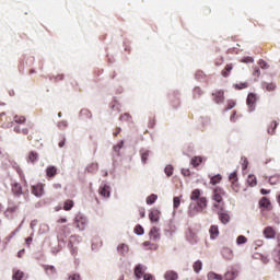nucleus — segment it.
<instances>
[{"label": "nucleus", "mask_w": 280, "mask_h": 280, "mask_svg": "<svg viewBox=\"0 0 280 280\" xmlns=\"http://www.w3.org/2000/svg\"><path fill=\"white\" fill-rule=\"evenodd\" d=\"M253 75L254 78H259V75H261V71L259 70V68L254 69Z\"/></svg>", "instance_id": "obj_50"}, {"label": "nucleus", "mask_w": 280, "mask_h": 280, "mask_svg": "<svg viewBox=\"0 0 280 280\" xmlns=\"http://www.w3.org/2000/svg\"><path fill=\"white\" fill-rule=\"evenodd\" d=\"M219 220L220 222H222V224H229V222H231V215H229V213H220L219 214Z\"/></svg>", "instance_id": "obj_21"}, {"label": "nucleus", "mask_w": 280, "mask_h": 280, "mask_svg": "<svg viewBox=\"0 0 280 280\" xmlns=\"http://www.w3.org/2000/svg\"><path fill=\"white\" fill-rule=\"evenodd\" d=\"M212 97L215 104H224V90H217L212 93Z\"/></svg>", "instance_id": "obj_5"}, {"label": "nucleus", "mask_w": 280, "mask_h": 280, "mask_svg": "<svg viewBox=\"0 0 280 280\" xmlns=\"http://www.w3.org/2000/svg\"><path fill=\"white\" fill-rule=\"evenodd\" d=\"M255 104H257V95L255 93H249L247 96V106L250 110H255Z\"/></svg>", "instance_id": "obj_7"}, {"label": "nucleus", "mask_w": 280, "mask_h": 280, "mask_svg": "<svg viewBox=\"0 0 280 280\" xmlns=\"http://www.w3.org/2000/svg\"><path fill=\"white\" fill-rule=\"evenodd\" d=\"M224 196H226V191H224V189L220 187L214 188L212 192V200L217 202L213 205L215 209H220L221 211L224 210Z\"/></svg>", "instance_id": "obj_2"}, {"label": "nucleus", "mask_w": 280, "mask_h": 280, "mask_svg": "<svg viewBox=\"0 0 280 280\" xmlns=\"http://www.w3.org/2000/svg\"><path fill=\"white\" fill-rule=\"evenodd\" d=\"M235 89H237L238 91H242V89H248V82L235 84Z\"/></svg>", "instance_id": "obj_44"}, {"label": "nucleus", "mask_w": 280, "mask_h": 280, "mask_svg": "<svg viewBox=\"0 0 280 280\" xmlns=\"http://www.w3.org/2000/svg\"><path fill=\"white\" fill-rule=\"evenodd\" d=\"M200 189H195L190 194V200L195 201L197 203V211L201 212L207 209V197H201Z\"/></svg>", "instance_id": "obj_1"}, {"label": "nucleus", "mask_w": 280, "mask_h": 280, "mask_svg": "<svg viewBox=\"0 0 280 280\" xmlns=\"http://www.w3.org/2000/svg\"><path fill=\"white\" fill-rule=\"evenodd\" d=\"M32 194L37 198H40L45 194V186L43 184H37L32 187Z\"/></svg>", "instance_id": "obj_6"}, {"label": "nucleus", "mask_w": 280, "mask_h": 280, "mask_svg": "<svg viewBox=\"0 0 280 280\" xmlns=\"http://www.w3.org/2000/svg\"><path fill=\"white\" fill-rule=\"evenodd\" d=\"M215 277H218V273H215V272H209L208 273V279L209 280H215Z\"/></svg>", "instance_id": "obj_52"}, {"label": "nucleus", "mask_w": 280, "mask_h": 280, "mask_svg": "<svg viewBox=\"0 0 280 280\" xmlns=\"http://www.w3.org/2000/svg\"><path fill=\"white\" fill-rule=\"evenodd\" d=\"M140 218H145V208L139 209Z\"/></svg>", "instance_id": "obj_57"}, {"label": "nucleus", "mask_w": 280, "mask_h": 280, "mask_svg": "<svg viewBox=\"0 0 280 280\" xmlns=\"http://www.w3.org/2000/svg\"><path fill=\"white\" fill-rule=\"evenodd\" d=\"M202 163V156H195L191 159L190 164L192 167H198Z\"/></svg>", "instance_id": "obj_31"}, {"label": "nucleus", "mask_w": 280, "mask_h": 280, "mask_svg": "<svg viewBox=\"0 0 280 280\" xmlns=\"http://www.w3.org/2000/svg\"><path fill=\"white\" fill-rule=\"evenodd\" d=\"M247 185H249V187H256L257 186V177L255 175H248Z\"/></svg>", "instance_id": "obj_28"}, {"label": "nucleus", "mask_w": 280, "mask_h": 280, "mask_svg": "<svg viewBox=\"0 0 280 280\" xmlns=\"http://www.w3.org/2000/svg\"><path fill=\"white\" fill-rule=\"evenodd\" d=\"M260 207H264V209H270V199L267 197H262L259 201Z\"/></svg>", "instance_id": "obj_27"}, {"label": "nucleus", "mask_w": 280, "mask_h": 280, "mask_svg": "<svg viewBox=\"0 0 280 280\" xmlns=\"http://www.w3.org/2000/svg\"><path fill=\"white\" fill-rule=\"evenodd\" d=\"M85 170L89 172V174H95V172L100 170V164L93 162L89 164Z\"/></svg>", "instance_id": "obj_17"}, {"label": "nucleus", "mask_w": 280, "mask_h": 280, "mask_svg": "<svg viewBox=\"0 0 280 280\" xmlns=\"http://www.w3.org/2000/svg\"><path fill=\"white\" fill-rule=\"evenodd\" d=\"M173 207L174 209H178V207H180V197H174Z\"/></svg>", "instance_id": "obj_45"}, {"label": "nucleus", "mask_w": 280, "mask_h": 280, "mask_svg": "<svg viewBox=\"0 0 280 280\" xmlns=\"http://www.w3.org/2000/svg\"><path fill=\"white\" fill-rule=\"evenodd\" d=\"M182 174L183 176H191V171H189L188 168H183Z\"/></svg>", "instance_id": "obj_51"}, {"label": "nucleus", "mask_w": 280, "mask_h": 280, "mask_svg": "<svg viewBox=\"0 0 280 280\" xmlns=\"http://www.w3.org/2000/svg\"><path fill=\"white\" fill-rule=\"evenodd\" d=\"M58 174V168L56 166H48L46 168V176L48 178H54Z\"/></svg>", "instance_id": "obj_15"}, {"label": "nucleus", "mask_w": 280, "mask_h": 280, "mask_svg": "<svg viewBox=\"0 0 280 280\" xmlns=\"http://www.w3.org/2000/svg\"><path fill=\"white\" fill-rule=\"evenodd\" d=\"M230 120L233 122L237 121V113L236 112H233V114L230 117Z\"/></svg>", "instance_id": "obj_53"}, {"label": "nucleus", "mask_w": 280, "mask_h": 280, "mask_svg": "<svg viewBox=\"0 0 280 280\" xmlns=\"http://www.w3.org/2000/svg\"><path fill=\"white\" fill-rule=\"evenodd\" d=\"M233 71V63L226 65L225 68L221 71L223 78H229Z\"/></svg>", "instance_id": "obj_18"}, {"label": "nucleus", "mask_w": 280, "mask_h": 280, "mask_svg": "<svg viewBox=\"0 0 280 280\" xmlns=\"http://www.w3.org/2000/svg\"><path fill=\"white\" fill-rule=\"evenodd\" d=\"M277 182H278L277 177H270L269 178L270 185H277Z\"/></svg>", "instance_id": "obj_59"}, {"label": "nucleus", "mask_w": 280, "mask_h": 280, "mask_svg": "<svg viewBox=\"0 0 280 280\" xmlns=\"http://www.w3.org/2000/svg\"><path fill=\"white\" fill-rule=\"evenodd\" d=\"M14 235H16V231L11 232V235L5 237V242H11Z\"/></svg>", "instance_id": "obj_54"}, {"label": "nucleus", "mask_w": 280, "mask_h": 280, "mask_svg": "<svg viewBox=\"0 0 280 280\" xmlns=\"http://www.w3.org/2000/svg\"><path fill=\"white\" fill-rule=\"evenodd\" d=\"M142 245L147 248V250H156L159 248V244L150 241H145Z\"/></svg>", "instance_id": "obj_20"}, {"label": "nucleus", "mask_w": 280, "mask_h": 280, "mask_svg": "<svg viewBox=\"0 0 280 280\" xmlns=\"http://www.w3.org/2000/svg\"><path fill=\"white\" fill-rule=\"evenodd\" d=\"M13 130H14V132H16V135H25V136L30 135V129H27V128L21 129V126H15L13 128Z\"/></svg>", "instance_id": "obj_23"}, {"label": "nucleus", "mask_w": 280, "mask_h": 280, "mask_svg": "<svg viewBox=\"0 0 280 280\" xmlns=\"http://www.w3.org/2000/svg\"><path fill=\"white\" fill-rule=\"evenodd\" d=\"M221 255L224 259H226L228 261H231V259H233V249L229 247H223L221 249Z\"/></svg>", "instance_id": "obj_9"}, {"label": "nucleus", "mask_w": 280, "mask_h": 280, "mask_svg": "<svg viewBox=\"0 0 280 280\" xmlns=\"http://www.w3.org/2000/svg\"><path fill=\"white\" fill-rule=\"evenodd\" d=\"M232 108H235V101H228V105L224 108V112L231 110Z\"/></svg>", "instance_id": "obj_46"}, {"label": "nucleus", "mask_w": 280, "mask_h": 280, "mask_svg": "<svg viewBox=\"0 0 280 280\" xmlns=\"http://www.w3.org/2000/svg\"><path fill=\"white\" fill-rule=\"evenodd\" d=\"M98 194L103 198H110V186L104 185L98 188Z\"/></svg>", "instance_id": "obj_8"}, {"label": "nucleus", "mask_w": 280, "mask_h": 280, "mask_svg": "<svg viewBox=\"0 0 280 280\" xmlns=\"http://www.w3.org/2000/svg\"><path fill=\"white\" fill-rule=\"evenodd\" d=\"M277 126H279V122L273 120L270 127L267 129L268 135H275V130H277Z\"/></svg>", "instance_id": "obj_35"}, {"label": "nucleus", "mask_w": 280, "mask_h": 280, "mask_svg": "<svg viewBox=\"0 0 280 280\" xmlns=\"http://www.w3.org/2000/svg\"><path fill=\"white\" fill-rule=\"evenodd\" d=\"M210 238L215 240L218 235H220V230L218 229V225H212L209 230Z\"/></svg>", "instance_id": "obj_19"}, {"label": "nucleus", "mask_w": 280, "mask_h": 280, "mask_svg": "<svg viewBox=\"0 0 280 280\" xmlns=\"http://www.w3.org/2000/svg\"><path fill=\"white\" fill-rule=\"evenodd\" d=\"M24 277H25V273L23 271L13 270V276H12L13 280H23Z\"/></svg>", "instance_id": "obj_24"}, {"label": "nucleus", "mask_w": 280, "mask_h": 280, "mask_svg": "<svg viewBox=\"0 0 280 280\" xmlns=\"http://www.w3.org/2000/svg\"><path fill=\"white\" fill-rule=\"evenodd\" d=\"M121 121H130V119H132V117L130 116V114H124L120 116Z\"/></svg>", "instance_id": "obj_48"}, {"label": "nucleus", "mask_w": 280, "mask_h": 280, "mask_svg": "<svg viewBox=\"0 0 280 280\" xmlns=\"http://www.w3.org/2000/svg\"><path fill=\"white\" fill-rule=\"evenodd\" d=\"M237 277V271H228L225 273V280H235Z\"/></svg>", "instance_id": "obj_36"}, {"label": "nucleus", "mask_w": 280, "mask_h": 280, "mask_svg": "<svg viewBox=\"0 0 280 280\" xmlns=\"http://www.w3.org/2000/svg\"><path fill=\"white\" fill-rule=\"evenodd\" d=\"M143 280H156V279L154 278V276H152L150 273H144L143 275Z\"/></svg>", "instance_id": "obj_49"}, {"label": "nucleus", "mask_w": 280, "mask_h": 280, "mask_svg": "<svg viewBox=\"0 0 280 280\" xmlns=\"http://www.w3.org/2000/svg\"><path fill=\"white\" fill-rule=\"evenodd\" d=\"M144 272H145V266L138 265L135 268V276L137 277V279H141V277H143Z\"/></svg>", "instance_id": "obj_13"}, {"label": "nucleus", "mask_w": 280, "mask_h": 280, "mask_svg": "<svg viewBox=\"0 0 280 280\" xmlns=\"http://www.w3.org/2000/svg\"><path fill=\"white\" fill-rule=\"evenodd\" d=\"M260 194H262V196H267V194H270V190H266V189H260Z\"/></svg>", "instance_id": "obj_63"}, {"label": "nucleus", "mask_w": 280, "mask_h": 280, "mask_svg": "<svg viewBox=\"0 0 280 280\" xmlns=\"http://www.w3.org/2000/svg\"><path fill=\"white\" fill-rule=\"evenodd\" d=\"M202 90L200 88H195L194 92H192V97L194 100H198L200 97H202Z\"/></svg>", "instance_id": "obj_34"}, {"label": "nucleus", "mask_w": 280, "mask_h": 280, "mask_svg": "<svg viewBox=\"0 0 280 280\" xmlns=\"http://www.w3.org/2000/svg\"><path fill=\"white\" fill-rule=\"evenodd\" d=\"M164 172L166 174V176H172L174 174V166L172 165H167L165 168H164Z\"/></svg>", "instance_id": "obj_40"}, {"label": "nucleus", "mask_w": 280, "mask_h": 280, "mask_svg": "<svg viewBox=\"0 0 280 280\" xmlns=\"http://www.w3.org/2000/svg\"><path fill=\"white\" fill-rule=\"evenodd\" d=\"M129 247L128 245L121 243L120 245H118L117 247V252L119 253V255H126V253H128Z\"/></svg>", "instance_id": "obj_26"}, {"label": "nucleus", "mask_w": 280, "mask_h": 280, "mask_svg": "<svg viewBox=\"0 0 280 280\" xmlns=\"http://www.w3.org/2000/svg\"><path fill=\"white\" fill-rule=\"evenodd\" d=\"M262 88L266 89V91L272 92L277 90V84L264 82Z\"/></svg>", "instance_id": "obj_30"}, {"label": "nucleus", "mask_w": 280, "mask_h": 280, "mask_svg": "<svg viewBox=\"0 0 280 280\" xmlns=\"http://www.w3.org/2000/svg\"><path fill=\"white\" fill-rule=\"evenodd\" d=\"M149 235L150 240H153L154 242L161 240V234L159 233V230L156 228H152Z\"/></svg>", "instance_id": "obj_14"}, {"label": "nucleus", "mask_w": 280, "mask_h": 280, "mask_svg": "<svg viewBox=\"0 0 280 280\" xmlns=\"http://www.w3.org/2000/svg\"><path fill=\"white\" fill-rule=\"evenodd\" d=\"M12 194H14V196H21L23 194V186L19 183L12 184Z\"/></svg>", "instance_id": "obj_11"}, {"label": "nucleus", "mask_w": 280, "mask_h": 280, "mask_svg": "<svg viewBox=\"0 0 280 280\" xmlns=\"http://www.w3.org/2000/svg\"><path fill=\"white\" fill-rule=\"evenodd\" d=\"M74 225L79 231H84L86 229V218L82 217V214H78L74 219Z\"/></svg>", "instance_id": "obj_3"}, {"label": "nucleus", "mask_w": 280, "mask_h": 280, "mask_svg": "<svg viewBox=\"0 0 280 280\" xmlns=\"http://www.w3.org/2000/svg\"><path fill=\"white\" fill-rule=\"evenodd\" d=\"M221 182H222V175L220 174L210 177L211 185H220Z\"/></svg>", "instance_id": "obj_25"}, {"label": "nucleus", "mask_w": 280, "mask_h": 280, "mask_svg": "<svg viewBox=\"0 0 280 280\" xmlns=\"http://www.w3.org/2000/svg\"><path fill=\"white\" fill-rule=\"evenodd\" d=\"M275 259L278 261V264H280V249L276 250Z\"/></svg>", "instance_id": "obj_56"}, {"label": "nucleus", "mask_w": 280, "mask_h": 280, "mask_svg": "<svg viewBox=\"0 0 280 280\" xmlns=\"http://www.w3.org/2000/svg\"><path fill=\"white\" fill-rule=\"evenodd\" d=\"M159 196L152 194L147 198V205H154L158 200Z\"/></svg>", "instance_id": "obj_37"}, {"label": "nucleus", "mask_w": 280, "mask_h": 280, "mask_svg": "<svg viewBox=\"0 0 280 280\" xmlns=\"http://www.w3.org/2000/svg\"><path fill=\"white\" fill-rule=\"evenodd\" d=\"M67 222H68L67 218H61L57 220V224H67Z\"/></svg>", "instance_id": "obj_55"}, {"label": "nucleus", "mask_w": 280, "mask_h": 280, "mask_svg": "<svg viewBox=\"0 0 280 280\" xmlns=\"http://www.w3.org/2000/svg\"><path fill=\"white\" fill-rule=\"evenodd\" d=\"M160 219H161V211L156 209H152L149 213V220L151 222H159Z\"/></svg>", "instance_id": "obj_10"}, {"label": "nucleus", "mask_w": 280, "mask_h": 280, "mask_svg": "<svg viewBox=\"0 0 280 280\" xmlns=\"http://www.w3.org/2000/svg\"><path fill=\"white\" fill-rule=\"evenodd\" d=\"M44 268H45L46 275H48V277L56 275V267L47 265Z\"/></svg>", "instance_id": "obj_32"}, {"label": "nucleus", "mask_w": 280, "mask_h": 280, "mask_svg": "<svg viewBox=\"0 0 280 280\" xmlns=\"http://www.w3.org/2000/svg\"><path fill=\"white\" fill-rule=\"evenodd\" d=\"M262 234L266 240H275V237H277V230L272 226H267L264 229Z\"/></svg>", "instance_id": "obj_4"}, {"label": "nucleus", "mask_w": 280, "mask_h": 280, "mask_svg": "<svg viewBox=\"0 0 280 280\" xmlns=\"http://www.w3.org/2000/svg\"><path fill=\"white\" fill-rule=\"evenodd\" d=\"M192 268H194V271H195V272H197V273L200 272V271L202 270V261L197 260V261L194 264Z\"/></svg>", "instance_id": "obj_38"}, {"label": "nucleus", "mask_w": 280, "mask_h": 280, "mask_svg": "<svg viewBox=\"0 0 280 280\" xmlns=\"http://www.w3.org/2000/svg\"><path fill=\"white\" fill-rule=\"evenodd\" d=\"M243 62H255V59L253 57H246Z\"/></svg>", "instance_id": "obj_60"}, {"label": "nucleus", "mask_w": 280, "mask_h": 280, "mask_svg": "<svg viewBox=\"0 0 280 280\" xmlns=\"http://www.w3.org/2000/svg\"><path fill=\"white\" fill-rule=\"evenodd\" d=\"M25 242H26V245L30 246V244H32V242H33L32 236H28V237L25 240Z\"/></svg>", "instance_id": "obj_62"}, {"label": "nucleus", "mask_w": 280, "mask_h": 280, "mask_svg": "<svg viewBox=\"0 0 280 280\" xmlns=\"http://www.w3.org/2000/svg\"><path fill=\"white\" fill-rule=\"evenodd\" d=\"M68 280H80V275L74 273V275L70 276Z\"/></svg>", "instance_id": "obj_58"}, {"label": "nucleus", "mask_w": 280, "mask_h": 280, "mask_svg": "<svg viewBox=\"0 0 280 280\" xmlns=\"http://www.w3.org/2000/svg\"><path fill=\"white\" fill-rule=\"evenodd\" d=\"M75 202H73V200L71 199H67L65 202H63V210L65 211H71L74 207Z\"/></svg>", "instance_id": "obj_22"}, {"label": "nucleus", "mask_w": 280, "mask_h": 280, "mask_svg": "<svg viewBox=\"0 0 280 280\" xmlns=\"http://www.w3.org/2000/svg\"><path fill=\"white\" fill-rule=\"evenodd\" d=\"M165 280H178V273L174 270H168L164 273Z\"/></svg>", "instance_id": "obj_12"}, {"label": "nucleus", "mask_w": 280, "mask_h": 280, "mask_svg": "<svg viewBox=\"0 0 280 280\" xmlns=\"http://www.w3.org/2000/svg\"><path fill=\"white\" fill-rule=\"evenodd\" d=\"M23 255H25V249H21L18 252V257L21 259V257H23Z\"/></svg>", "instance_id": "obj_61"}, {"label": "nucleus", "mask_w": 280, "mask_h": 280, "mask_svg": "<svg viewBox=\"0 0 280 280\" xmlns=\"http://www.w3.org/2000/svg\"><path fill=\"white\" fill-rule=\"evenodd\" d=\"M259 65L261 69H266V67H268V63H266V61H260Z\"/></svg>", "instance_id": "obj_64"}, {"label": "nucleus", "mask_w": 280, "mask_h": 280, "mask_svg": "<svg viewBox=\"0 0 280 280\" xmlns=\"http://www.w3.org/2000/svg\"><path fill=\"white\" fill-rule=\"evenodd\" d=\"M142 163H148V156H150V150L142 149L140 151Z\"/></svg>", "instance_id": "obj_29"}, {"label": "nucleus", "mask_w": 280, "mask_h": 280, "mask_svg": "<svg viewBox=\"0 0 280 280\" xmlns=\"http://www.w3.org/2000/svg\"><path fill=\"white\" fill-rule=\"evenodd\" d=\"M25 121H26V118L23 115H15L13 117V122L14 124H25Z\"/></svg>", "instance_id": "obj_33"}, {"label": "nucleus", "mask_w": 280, "mask_h": 280, "mask_svg": "<svg viewBox=\"0 0 280 280\" xmlns=\"http://www.w3.org/2000/svg\"><path fill=\"white\" fill-rule=\"evenodd\" d=\"M135 233H136V235H143V233H145V231L143 230V226L136 225Z\"/></svg>", "instance_id": "obj_41"}, {"label": "nucleus", "mask_w": 280, "mask_h": 280, "mask_svg": "<svg viewBox=\"0 0 280 280\" xmlns=\"http://www.w3.org/2000/svg\"><path fill=\"white\" fill-rule=\"evenodd\" d=\"M38 161V152L31 151L27 155V163H36Z\"/></svg>", "instance_id": "obj_16"}, {"label": "nucleus", "mask_w": 280, "mask_h": 280, "mask_svg": "<svg viewBox=\"0 0 280 280\" xmlns=\"http://www.w3.org/2000/svg\"><path fill=\"white\" fill-rule=\"evenodd\" d=\"M197 238H198V236L196 235V233H194V231L189 230V232L187 233V240H189V242H196Z\"/></svg>", "instance_id": "obj_39"}, {"label": "nucleus", "mask_w": 280, "mask_h": 280, "mask_svg": "<svg viewBox=\"0 0 280 280\" xmlns=\"http://www.w3.org/2000/svg\"><path fill=\"white\" fill-rule=\"evenodd\" d=\"M229 178L231 183H237V173H231Z\"/></svg>", "instance_id": "obj_47"}, {"label": "nucleus", "mask_w": 280, "mask_h": 280, "mask_svg": "<svg viewBox=\"0 0 280 280\" xmlns=\"http://www.w3.org/2000/svg\"><path fill=\"white\" fill-rule=\"evenodd\" d=\"M246 242H248V238H246V236L244 235H240L236 240V244H246Z\"/></svg>", "instance_id": "obj_42"}, {"label": "nucleus", "mask_w": 280, "mask_h": 280, "mask_svg": "<svg viewBox=\"0 0 280 280\" xmlns=\"http://www.w3.org/2000/svg\"><path fill=\"white\" fill-rule=\"evenodd\" d=\"M232 189L235 191V194H238L241 187H240V182H232Z\"/></svg>", "instance_id": "obj_43"}]
</instances>
